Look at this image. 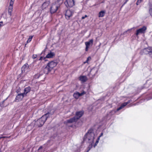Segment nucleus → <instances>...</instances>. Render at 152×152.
Masks as SVG:
<instances>
[{"label": "nucleus", "mask_w": 152, "mask_h": 152, "mask_svg": "<svg viewBox=\"0 0 152 152\" xmlns=\"http://www.w3.org/2000/svg\"><path fill=\"white\" fill-rule=\"evenodd\" d=\"M4 134H1V135H1V136H2V135H4Z\"/></svg>", "instance_id": "obj_45"}, {"label": "nucleus", "mask_w": 152, "mask_h": 152, "mask_svg": "<svg viewBox=\"0 0 152 152\" xmlns=\"http://www.w3.org/2000/svg\"><path fill=\"white\" fill-rule=\"evenodd\" d=\"M49 4V2H44L42 5V9H44L48 7Z\"/></svg>", "instance_id": "obj_23"}, {"label": "nucleus", "mask_w": 152, "mask_h": 152, "mask_svg": "<svg viewBox=\"0 0 152 152\" xmlns=\"http://www.w3.org/2000/svg\"><path fill=\"white\" fill-rule=\"evenodd\" d=\"M147 50H148L150 55H152V47H148L147 48Z\"/></svg>", "instance_id": "obj_25"}, {"label": "nucleus", "mask_w": 152, "mask_h": 152, "mask_svg": "<svg viewBox=\"0 0 152 152\" xmlns=\"http://www.w3.org/2000/svg\"><path fill=\"white\" fill-rule=\"evenodd\" d=\"M74 14L73 11L70 10H67L66 11L65 15L66 19L68 20Z\"/></svg>", "instance_id": "obj_6"}, {"label": "nucleus", "mask_w": 152, "mask_h": 152, "mask_svg": "<svg viewBox=\"0 0 152 152\" xmlns=\"http://www.w3.org/2000/svg\"><path fill=\"white\" fill-rule=\"evenodd\" d=\"M45 121V119L44 120L42 117L36 121L35 124L38 127H41L44 124Z\"/></svg>", "instance_id": "obj_2"}, {"label": "nucleus", "mask_w": 152, "mask_h": 152, "mask_svg": "<svg viewBox=\"0 0 152 152\" xmlns=\"http://www.w3.org/2000/svg\"><path fill=\"white\" fill-rule=\"evenodd\" d=\"M93 40L92 39L90 40L89 41L87 42H85V44L86 46V47L85 48V51H87L88 50V48H89L90 45H92L93 44Z\"/></svg>", "instance_id": "obj_9"}, {"label": "nucleus", "mask_w": 152, "mask_h": 152, "mask_svg": "<svg viewBox=\"0 0 152 152\" xmlns=\"http://www.w3.org/2000/svg\"><path fill=\"white\" fill-rule=\"evenodd\" d=\"M105 14V11L104 10H102L100 11L98 14V17L99 18L103 17Z\"/></svg>", "instance_id": "obj_21"}, {"label": "nucleus", "mask_w": 152, "mask_h": 152, "mask_svg": "<svg viewBox=\"0 0 152 152\" xmlns=\"http://www.w3.org/2000/svg\"><path fill=\"white\" fill-rule=\"evenodd\" d=\"M149 12L151 15L152 17V8H150L149 10Z\"/></svg>", "instance_id": "obj_31"}, {"label": "nucleus", "mask_w": 152, "mask_h": 152, "mask_svg": "<svg viewBox=\"0 0 152 152\" xmlns=\"http://www.w3.org/2000/svg\"><path fill=\"white\" fill-rule=\"evenodd\" d=\"M79 79L82 82H84L87 80V78L86 76H80L79 77Z\"/></svg>", "instance_id": "obj_17"}, {"label": "nucleus", "mask_w": 152, "mask_h": 152, "mask_svg": "<svg viewBox=\"0 0 152 152\" xmlns=\"http://www.w3.org/2000/svg\"><path fill=\"white\" fill-rule=\"evenodd\" d=\"M34 37V35L31 36L29 37L28 39L27 42L28 43L30 42L32 38Z\"/></svg>", "instance_id": "obj_28"}, {"label": "nucleus", "mask_w": 152, "mask_h": 152, "mask_svg": "<svg viewBox=\"0 0 152 152\" xmlns=\"http://www.w3.org/2000/svg\"><path fill=\"white\" fill-rule=\"evenodd\" d=\"M15 0H10L9 6H13Z\"/></svg>", "instance_id": "obj_29"}, {"label": "nucleus", "mask_w": 152, "mask_h": 152, "mask_svg": "<svg viewBox=\"0 0 152 152\" xmlns=\"http://www.w3.org/2000/svg\"><path fill=\"white\" fill-rule=\"evenodd\" d=\"M143 53L145 54H148L149 55V53L148 50H147V48H145L143 50Z\"/></svg>", "instance_id": "obj_27"}, {"label": "nucleus", "mask_w": 152, "mask_h": 152, "mask_svg": "<svg viewBox=\"0 0 152 152\" xmlns=\"http://www.w3.org/2000/svg\"><path fill=\"white\" fill-rule=\"evenodd\" d=\"M13 8V6H9L8 11V14L10 16H11L12 15Z\"/></svg>", "instance_id": "obj_20"}, {"label": "nucleus", "mask_w": 152, "mask_h": 152, "mask_svg": "<svg viewBox=\"0 0 152 152\" xmlns=\"http://www.w3.org/2000/svg\"><path fill=\"white\" fill-rule=\"evenodd\" d=\"M129 0H125V2H124V4L123 5V6L125 4H126L127 2Z\"/></svg>", "instance_id": "obj_37"}, {"label": "nucleus", "mask_w": 152, "mask_h": 152, "mask_svg": "<svg viewBox=\"0 0 152 152\" xmlns=\"http://www.w3.org/2000/svg\"><path fill=\"white\" fill-rule=\"evenodd\" d=\"M59 6L56 4H53L50 8V12L51 14L55 13L58 10Z\"/></svg>", "instance_id": "obj_8"}, {"label": "nucleus", "mask_w": 152, "mask_h": 152, "mask_svg": "<svg viewBox=\"0 0 152 152\" xmlns=\"http://www.w3.org/2000/svg\"><path fill=\"white\" fill-rule=\"evenodd\" d=\"M118 110H117V109L116 110H113L110 111L109 113L106 115V117L107 119L109 120L111 118L112 115H114L115 113Z\"/></svg>", "instance_id": "obj_11"}, {"label": "nucleus", "mask_w": 152, "mask_h": 152, "mask_svg": "<svg viewBox=\"0 0 152 152\" xmlns=\"http://www.w3.org/2000/svg\"><path fill=\"white\" fill-rule=\"evenodd\" d=\"M141 1H139V0H138L136 3L137 5H138L140 3H141Z\"/></svg>", "instance_id": "obj_32"}, {"label": "nucleus", "mask_w": 152, "mask_h": 152, "mask_svg": "<svg viewBox=\"0 0 152 152\" xmlns=\"http://www.w3.org/2000/svg\"><path fill=\"white\" fill-rule=\"evenodd\" d=\"M147 29V28L145 26H143L142 28L137 29L136 31V32L135 33L136 36H138L140 34H144Z\"/></svg>", "instance_id": "obj_4"}, {"label": "nucleus", "mask_w": 152, "mask_h": 152, "mask_svg": "<svg viewBox=\"0 0 152 152\" xmlns=\"http://www.w3.org/2000/svg\"><path fill=\"white\" fill-rule=\"evenodd\" d=\"M89 58H90V57H89L87 58V60H86V62H85V63H87V62H88V59H89Z\"/></svg>", "instance_id": "obj_38"}, {"label": "nucleus", "mask_w": 152, "mask_h": 152, "mask_svg": "<svg viewBox=\"0 0 152 152\" xmlns=\"http://www.w3.org/2000/svg\"><path fill=\"white\" fill-rule=\"evenodd\" d=\"M94 69H92V70H91L90 71V74H89V75L90 76V75H92V76L93 77V76H94L95 75V74L96 73V72H97V71H95V73H93V72H94Z\"/></svg>", "instance_id": "obj_24"}, {"label": "nucleus", "mask_w": 152, "mask_h": 152, "mask_svg": "<svg viewBox=\"0 0 152 152\" xmlns=\"http://www.w3.org/2000/svg\"><path fill=\"white\" fill-rule=\"evenodd\" d=\"M132 29V28H131V29H129V30H128L127 31H126L124 32V33H123V34H125L127 32V31H130V30H131Z\"/></svg>", "instance_id": "obj_39"}, {"label": "nucleus", "mask_w": 152, "mask_h": 152, "mask_svg": "<svg viewBox=\"0 0 152 152\" xmlns=\"http://www.w3.org/2000/svg\"><path fill=\"white\" fill-rule=\"evenodd\" d=\"M25 96L23 93L18 94L16 95L15 101L18 102L21 101Z\"/></svg>", "instance_id": "obj_7"}, {"label": "nucleus", "mask_w": 152, "mask_h": 152, "mask_svg": "<svg viewBox=\"0 0 152 152\" xmlns=\"http://www.w3.org/2000/svg\"><path fill=\"white\" fill-rule=\"evenodd\" d=\"M88 17L87 15H85L84 16H83L82 17L81 19H84L85 18H86Z\"/></svg>", "instance_id": "obj_34"}, {"label": "nucleus", "mask_w": 152, "mask_h": 152, "mask_svg": "<svg viewBox=\"0 0 152 152\" xmlns=\"http://www.w3.org/2000/svg\"><path fill=\"white\" fill-rule=\"evenodd\" d=\"M1 26V24L0 23V27Z\"/></svg>", "instance_id": "obj_46"}, {"label": "nucleus", "mask_w": 152, "mask_h": 152, "mask_svg": "<svg viewBox=\"0 0 152 152\" xmlns=\"http://www.w3.org/2000/svg\"><path fill=\"white\" fill-rule=\"evenodd\" d=\"M37 56L36 55H33V56L32 57V58L34 59L35 58H37Z\"/></svg>", "instance_id": "obj_36"}, {"label": "nucleus", "mask_w": 152, "mask_h": 152, "mask_svg": "<svg viewBox=\"0 0 152 152\" xmlns=\"http://www.w3.org/2000/svg\"><path fill=\"white\" fill-rule=\"evenodd\" d=\"M55 110L52 109L50 110V112H48L47 113L44 114L42 117L44 120L45 119V121L48 118L50 117L54 113Z\"/></svg>", "instance_id": "obj_3"}, {"label": "nucleus", "mask_w": 152, "mask_h": 152, "mask_svg": "<svg viewBox=\"0 0 152 152\" xmlns=\"http://www.w3.org/2000/svg\"><path fill=\"white\" fill-rule=\"evenodd\" d=\"M77 121L75 118L74 117L72 118H71L67 120L66 121L67 123H72L75 122Z\"/></svg>", "instance_id": "obj_19"}, {"label": "nucleus", "mask_w": 152, "mask_h": 152, "mask_svg": "<svg viewBox=\"0 0 152 152\" xmlns=\"http://www.w3.org/2000/svg\"><path fill=\"white\" fill-rule=\"evenodd\" d=\"M85 94L86 92L84 91H83L81 93H79L78 92H76L74 94L73 96L74 98L77 99H78L79 96H82Z\"/></svg>", "instance_id": "obj_12"}, {"label": "nucleus", "mask_w": 152, "mask_h": 152, "mask_svg": "<svg viewBox=\"0 0 152 152\" xmlns=\"http://www.w3.org/2000/svg\"><path fill=\"white\" fill-rule=\"evenodd\" d=\"M55 55V54L53 52H50L48 53L46 56V58H52Z\"/></svg>", "instance_id": "obj_22"}, {"label": "nucleus", "mask_w": 152, "mask_h": 152, "mask_svg": "<svg viewBox=\"0 0 152 152\" xmlns=\"http://www.w3.org/2000/svg\"><path fill=\"white\" fill-rule=\"evenodd\" d=\"M57 64V63L55 61H51L48 64V65L49 66L51 69H53L54 67H55Z\"/></svg>", "instance_id": "obj_14"}, {"label": "nucleus", "mask_w": 152, "mask_h": 152, "mask_svg": "<svg viewBox=\"0 0 152 152\" xmlns=\"http://www.w3.org/2000/svg\"><path fill=\"white\" fill-rule=\"evenodd\" d=\"M94 134L93 132V130L90 129L85 134L83 138V141L90 144L87 152H88L92 147L94 141Z\"/></svg>", "instance_id": "obj_1"}, {"label": "nucleus", "mask_w": 152, "mask_h": 152, "mask_svg": "<svg viewBox=\"0 0 152 152\" xmlns=\"http://www.w3.org/2000/svg\"><path fill=\"white\" fill-rule=\"evenodd\" d=\"M52 70V69H51L50 67L47 65L43 69L44 73L47 74Z\"/></svg>", "instance_id": "obj_13"}, {"label": "nucleus", "mask_w": 152, "mask_h": 152, "mask_svg": "<svg viewBox=\"0 0 152 152\" xmlns=\"http://www.w3.org/2000/svg\"><path fill=\"white\" fill-rule=\"evenodd\" d=\"M42 75V74L37 73L34 75V78L35 79H38L39 78L40 76Z\"/></svg>", "instance_id": "obj_26"}, {"label": "nucleus", "mask_w": 152, "mask_h": 152, "mask_svg": "<svg viewBox=\"0 0 152 152\" xmlns=\"http://www.w3.org/2000/svg\"><path fill=\"white\" fill-rule=\"evenodd\" d=\"M3 23V22L2 21H1L0 22V23Z\"/></svg>", "instance_id": "obj_44"}, {"label": "nucleus", "mask_w": 152, "mask_h": 152, "mask_svg": "<svg viewBox=\"0 0 152 152\" xmlns=\"http://www.w3.org/2000/svg\"><path fill=\"white\" fill-rule=\"evenodd\" d=\"M10 137H8L7 136H2L1 137H0V138H1H1H9Z\"/></svg>", "instance_id": "obj_35"}, {"label": "nucleus", "mask_w": 152, "mask_h": 152, "mask_svg": "<svg viewBox=\"0 0 152 152\" xmlns=\"http://www.w3.org/2000/svg\"><path fill=\"white\" fill-rule=\"evenodd\" d=\"M28 68V66L26 64L23 66L21 68V72L22 73L25 72V71Z\"/></svg>", "instance_id": "obj_18"}, {"label": "nucleus", "mask_w": 152, "mask_h": 152, "mask_svg": "<svg viewBox=\"0 0 152 152\" xmlns=\"http://www.w3.org/2000/svg\"><path fill=\"white\" fill-rule=\"evenodd\" d=\"M141 1H139V0H138L136 3L137 5H138L140 3H141Z\"/></svg>", "instance_id": "obj_33"}, {"label": "nucleus", "mask_w": 152, "mask_h": 152, "mask_svg": "<svg viewBox=\"0 0 152 152\" xmlns=\"http://www.w3.org/2000/svg\"><path fill=\"white\" fill-rule=\"evenodd\" d=\"M1 139V138H0V140Z\"/></svg>", "instance_id": "obj_48"}, {"label": "nucleus", "mask_w": 152, "mask_h": 152, "mask_svg": "<svg viewBox=\"0 0 152 152\" xmlns=\"http://www.w3.org/2000/svg\"><path fill=\"white\" fill-rule=\"evenodd\" d=\"M99 137H98V138L97 140L96 141L95 144H94V147H95L97 145V144L99 142Z\"/></svg>", "instance_id": "obj_30"}, {"label": "nucleus", "mask_w": 152, "mask_h": 152, "mask_svg": "<svg viewBox=\"0 0 152 152\" xmlns=\"http://www.w3.org/2000/svg\"><path fill=\"white\" fill-rule=\"evenodd\" d=\"M139 1H142V0H139Z\"/></svg>", "instance_id": "obj_47"}, {"label": "nucleus", "mask_w": 152, "mask_h": 152, "mask_svg": "<svg viewBox=\"0 0 152 152\" xmlns=\"http://www.w3.org/2000/svg\"><path fill=\"white\" fill-rule=\"evenodd\" d=\"M60 1H61V2H63V0H58L57 1L58 2H59Z\"/></svg>", "instance_id": "obj_42"}, {"label": "nucleus", "mask_w": 152, "mask_h": 152, "mask_svg": "<svg viewBox=\"0 0 152 152\" xmlns=\"http://www.w3.org/2000/svg\"><path fill=\"white\" fill-rule=\"evenodd\" d=\"M42 146H40L39 148L38 149V150H39V149H41V148H42Z\"/></svg>", "instance_id": "obj_43"}, {"label": "nucleus", "mask_w": 152, "mask_h": 152, "mask_svg": "<svg viewBox=\"0 0 152 152\" xmlns=\"http://www.w3.org/2000/svg\"><path fill=\"white\" fill-rule=\"evenodd\" d=\"M64 4L67 7H71L75 5V1L74 0H66Z\"/></svg>", "instance_id": "obj_5"}, {"label": "nucleus", "mask_w": 152, "mask_h": 152, "mask_svg": "<svg viewBox=\"0 0 152 152\" xmlns=\"http://www.w3.org/2000/svg\"><path fill=\"white\" fill-rule=\"evenodd\" d=\"M103 134V133H101V134H100V135L99 136V138H100V137L101 136H102Z\"/></svg>", "instance_id": "obj_41"}, {"label": "nucleus", "mask_w": 152, "mask_h": 152, "mask_svg": "<svg viewBox=\"0 0 152 152\" xmlns=\"http://www.w3.org/2000/svg\"><path fill=\"white\" fill-rule=\"evenodd\" d=\"M83 113L84 111H78L76 113L74 117L77 121L82 116Z\"/></svg>", "instance_id": "obj_10"}, {"label": "nucleus", "mask_w": 152, "mask_h": 152, "mask_svg": "<svg viewBox=\"0 0 152 152\" xmlns=\"http://www.w3.org/2000/svg\"><path fill=\"white\" fill-rule=\"evenodd\" d=\"M43 58V57H42L41 56V57H40V58L39 59V60H42V59Z\"/></svg>", "instance_id": "obj_40"}, {"label": "nucleus", "mask_w": 152, "mask_h": 152, "mask_svg": "<svg viewBox=\"0 0 152 152\" xmlns=\"http://www.w3.org/2000/svg\"><path fill=\"white\" fill-rule=\"evenodd\" d=\"M132 101L131 100H129L126 102H124L121 106L117 108V110H119L121 109L124 108L125 106L126 105L128 104H129Z\"/></svg>", "instance_id": "obj_15"}, {"label": "nucleus", "mask_w": 152, "mask_h": 152, "mask_svg": "<svg viewBox=\"0 0 152 152\" xmlns=\"http://www.w3.org/2000/svg\"><path fill=\"white\" fill-rule=\"evenodd\" d=\"M31 90V87H28L25 88L24 90V92L23 93L25 95V96H27V94Z\"/></svg>", "instance_id": "obj_16"}]
</instances>
